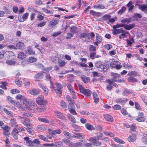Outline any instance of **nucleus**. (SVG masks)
Listing matches in <instances>:
<instances>
[{
	"label": "nucleus",
	"instance_id": "obj_1",
	"mask_svg": "<svg viewBox=\"0 0 147 147\" xmlns=\"http://www.w3.org/2000/svg\"><path fill=\"white\" fill-rule=\"evenodd\" d=\"M79 87L80 92L85 96H89L91 95V92L90 90L85 89L82 85H79Z\"/></svg>",
	"mask_w": 147,
	"mask_h": 147
},
{
	"label": "nucleus",
	"instance_id": "obj_2",
	"mask_svg": "<svg viewBox=\"0 0 147 147\" xmlns=\"http://www.w3.org/2000/svg\"><path fill=\"white\" fill-rule=\"evenodd\" d=\"M55 84L57 88L56 89L55 92L59 96H61L62 95V90H61L62 88V85L58 83H56Z\"/></svg>",
	"mask_w": 147,
	"mask_h": 147
},
{
	"label": "nucleus",
	"instance_id": "obj_3",
	"mask_svg": "<svg viewBox=\"0 0 147 147\" xmlns=\"http://www.w3.org/2000/svg\"><path fill=\"white\" fill-rule=\"evenodd\" d=\"M90 34L88 32H83L81 33L80 35V38L84 40H86L89 38Z\"/></svg>",
	"mask_w": 147,
	"mask_h": 147
},
{
	"label": "nucleus",
	"instance_id": "obj_4",
	"mask_svg": "<svg viewBox=\"0 0 147 147\" xmlns=\"http://www.w3.org/2000/svg\"><path fill=\"white\" fill-rule=\"evenodd\" d=\"M96 41L94 42V45L98 46V44L100 43L102 40V38L101 36L98 34H96Z\"/></svg>",
	"mask_w": 147,
	"mask_h": 147
},
{
	"label": "nucleus",
	"instance_id": "obj_5",
	"mask_svg": "<svg viewBox=\"0 0 147 147\" xmlns=\"http://www.w3.org/2000/svg\"><path fill=\"white\" fill-rule=\"evenodd\" d=\"M111 74L112 78V81L114 82L117 81V79L120 77V75L116 73H111Z\"/></svg>",
	"mask_w": 147,
	"mask_h": 147
},
{
	"label": "nucleus",
	"instance_id": "obj_6",
	"mask_svg": "<svg viewBox=\"0 0 147 147\" xmlns=\"http://www.w3.org/2000/svg\"><path fill=\"white\" fill-rule=\"evenodd\" d=\"M124 30L120 29H114V30L113 31V34L114 35H116L117 34H119L121 33Z\"/></svg>",
	"mask_w": 147,
	"mask_h": 147
},
{
	"label": "nucleus",
	"instance_id": "obj_7",
	"mask_svg": "<svg viewBox=\"0 0 147 147\" xmlns=\"http://www.w3.org/2000/svg\"><path fill=\"white\" fill-rule=\"evenodd\" d=\"M16 46L18 49H23L24 48L25 45L23 42L19 41L16 44Z\"/></svg>",
	"mask_w": 147,
	"mask_h": 147
},
{
	"label": "nucleus",
	"instance_id": "obj_8",
	"mask_svg": "<svg viewBox=\"0 0 147 147\" xmlns=\"http://www.w3.org/2000/svg\"><path fill=\"white\" fill-rule=\"evenodd\" d=\"M29 15V13H26L24 14H23L22 18L20 19L19 18V20L20 22H23L26 19H27Z\"/></svg>",
	"mask_w": 147,
	"mask_h": 147
},
{
	"label": "nucleus",
	"instance_id": "obj_9",
	"mask_svg": "<svg viewBox=\"0 0 147 147\" xmlns=\"http://www.w3.org/2000/svg\"><path fill=\"white\" fill-rule=\"evenodd\" d=\"M4 55L5 56L7 57H11L12 56H15V54L13 53L10 51H6L4 53Z\"/></svg>",
	"mask_w": 147,
	"mask_h": 147
},
{
	"label": "nucleus",
	"instance_id": "obj_10",
	"mask_svg": "<svg viewBox=\"0 0 147 147\" xmlns=\"http://www.w3.org/2000/svg\"><path fill=\"white\" fill-rule=\"evenodd\" d=\"M43 76V74L41 73H39L36 74L34 78L36 80L39 81L40 79H42Z\"/></svg>",
	"mask_w": 147,
	"mask_h": 147
},
{
	"label": "nucleus",
	"instance_id": "obj_11",
	"mask_svg": "<svg viewBox=\"0 0 147 147\" xmlns=\"http://www.w3.org/2000/svg\"><path fill=\"white\" fill-rule=\"evenodd\" d=\"M29 92L31 94L34 95L38 94L39 91V90L34 89L30 90Z\"/></svg>",
	"mask_w": 147,
	"mask_h": 147
},
{
	"label": "nucleus",
	"instance_id": "obj_12",
	"mask_svg": "<svg viewBox=\"0 0 147 147\" xmlns=\"http://www.w3.org/2000/svg\"><path fill=\"white\" fill-rule=\"evenodd\" d=\"M132 20L131 18L123 19L121 21V22L123 24L129 23L131 22Z\"/></svg>",
	"mask_w": 147,
	"mask_h": 147
},
{
	"label": "nucleus",
	"instance_id": "obj_13",
	"mask_svg": "<svg viewBox=\"0 0 147 147\" xmlns=\"http://www.w3.org/2000/svg\"><path fill=\"white\" fill-rule=\"evenodd\" d=\"M16 98L17 100L20 99L24 101H26L27 100L26 98L24 96L20 94L17 95L16 96Z\"/></svg>",
	"mask_w": 147,
	"mask_h": 147
},
{
	"label": "nucleus",
	"instance_id": "obj_14",
	"mask_svg": "<svg viewBox=\"0 0 147 147\" xmlns=\"http://www.w3.org/2000/svg\"><path fill=\"white\" fill-rule=\"evenodd\" d=\"M26 55L24 53L21 52L19 53L18 56V58L20 59H23L26 58Z\"/></svg>",
	"mask_w": 147,
	"mask_h": 147
},
{
	"label": "nucleus",
	"instance_id": "obj_15",
	"mask_svg": "<svg viewBox=\"0 0 147 147\" xmlns=\"http://www.w3.org/2000/svg\"><path fill=\"white\" fill-rule=\"evenodd\" d=\"M134 26L135 25L134 24H130L125 26L124 28L127 30H129L132 29Z\"/></svg>",
	"mask_w": 147,
	"mask_h": 147
},
{
	"label": "nucleus",
	"instance_id": "obj_16",
	"mask_svg": "<svg viewBox=\"0 0 147 147\" xmlns=\"http://www.w3.org/2000/svg\"><path fill=\"white\" fill-rule=\"evenodd\" d=\"M25 52L28 55H34L35 53V52L34 51L32 50L29 49L25 50Z\"/></svg>",
	"mask_w": 147,
	"mask_h": 147
},
{
	"label": "nucleus",
	"instance_id": "obj_17",
	"mask_svg": "<svg viewBox=\"0 0 147 147\" xmlns=\"http://www.w3.org/2000/svg\"><path fill=\"white\" fill-rule=\"evenodd\" d=\"M133 2L130 1H129L128 3L126 5V6L129 7L128 9V11H130L131 10L134 8V6L132 5Z\"/></svg>",
	"mask_w": 147,
	"mask_h": 147
},
{
	"label": "nucleus",
	"instance_id": "obj_18",
	"mask_svg": "<svg viewBox=\"0 0 147 147\" xmlns=\"http://www.w3.org/2000/svg\"><path fill=\"white\" fill-rule=\"evenodd\" d=\"M147 6L144 5H140L139 8L144 12L146 13L147 11Z\"/></svg>",
	"mask_w": 147,
	"mask_h": 147
},
{
	"label": "nucleus",
	"instance_id": "obj_19",
	"mask_svg": "<svg viewBox=\"0 0 147 147\" xmlns=\"http://www.w3.org/2000/svg\"><path fill=\"white\" fill-rule=\"evenodd\" d=\"M98 69L99 70L101 71H104L106 69L105 66L103 64L100 65L98 66Z\"/></svg>",
	"mask_w": 147,
	"mask_h": 147
},
{
	"label": "nucleus",
	"instance_id": "obj_20",
	"mask_svg": "<svg viewBox=\"0 0 147 147\" xmlns=\"http://www.w3.org/2000/svg\"><path fill=\"white\" fill-rule=\"evenodd\" d=\"M67 87L71 93L74 95L75 92L73 90L72 87L69 84L67 85Z\"/></svg>",
	"mask_w": 147,
	"mask_h": 147
},
{
	"label": "nucleus",
	"instance_id": "obj_21",
	"mask_svg": "<svg viewBox=\"0 0 147 147\" xmlns=\"http://www.w3.org/2000/svg\"><path fill=\"white\" fill-rule=\"evenodd\" d=\"M90 13L94 17L98 16H99L100 14V13L96 12L92 10L90 11Z\"/></svg>",
	"mask_w": 147,
	"mask_h": 147
},
{
	"label": "nucleus",
	"instance_id": "obj_22",
	"mask_svg": "<svg viewBox=\"0 0 147 147\" xmlns=\"http://www.w3.org/2000/svg\"><path fill=\"white\" fill-rule=\"evenodd\" d=\"M92 95L94 101H98L99 98L97 94L95 92H93L92 93Z\"/></svg>",
	"mask_w": 147,
	"mask_h": 147
},
{
	"label": "nucleus",
	"instance_id": "obj_23",
	"mask_svg": "<svg viewBox=\"0 0 147 147\" xmlns=\"http://www.w3.org/2000/svg\"><path fill=\"white\" fill-rule=\"evenodd\" d=\"M94 7L97 9H103L105 8V6L103 5H95L94 6Z\"/></svg>",
	"mask_w": 147,
	"mask_h": 147
},
{
	"label": "nucleus",
	"instance_id": "obj_24",
	"mask_svg": "<svg viewBox=\"0 0 147 147\" xmlns=\"http://www.w3.org/2000/svg\"><path fill=\"white\" fill-rule=\"evenodd\" d=\"M110 17H111V16L108 15H106L104 16L102 18L103 20L105 21H109Z\"/></svg>",
	"mask_w": 147,
	"mask_h": 147
},
{
	"label": "nucleus",
	"instance_id": "obj_25",
	"mask_svg": "<svg viewBox=\"0 0 147 147\" xmlns=\"http://www.w3.org/2000/svg\"><path fill=\"white\" fill-rule=\"evenodd\" d=\"M6 63L9 65H14L16 63V62L11 60H7L6 61Z\"/></svg>",
	"mask_w": 147,
	"mask_h": 147
},
{
	"label": "nucleus",
	"instance_id": "obj_26",
	"mask_svg": "<svg viewBox=\"0 0 147 147\" xmlns=\"http://www.w3.org/2000/svg\"><path fill=\"white\" fill-rule=\"evenodd\" d=\"M128 80L129 82H138L137 80L134 77L132 76H130L128 78Z\"/></svg>",
	"mask_w": 147,
	"mask_h": 147
},
{
	"label": "nucleus",
	"instance_id": "obj_27",
	"mask_svg": "<svg viewBox=\"0 0 147 147\" xmlns=\"http://www.w3.org/2000/svg\"><path fill=\"white\" fill-rule=\"evenodd\" d=\"M59 20H53L50 21V24L51 26H55L58 24Z\"/></svg>",
	"mask_w": 147,
	"mask_h": 147
},
{
	"label": "nucleus",
	"instance_id": "obj_28",
	"mask_svg": "<svg viewBox=\"0 0 147 147\" xmlns=\"http://www.w3.org/2000/svg\"><path fill=\"white\" fill-rule=\"evenodd\" d=\"M50 87L51 89V91L53 92L55 91V90H56V89L55 87L54 86V85L53 83L51 80H50Z\"/></svg>",
	"mask_w": 147,
	"mask_h": 147
},
{
	"label": "nucleus",
	"instance_id": "obj_29",
	"mask_svg": "<svg viewBox=\"0 0 147 147\" xmlns=\"http://www.w3.org/2000/svg\"><path fill=\"white\" fill-rule=\"evenodd\" d=\"M36 101H44V96L42 95H39L36 99Z\"/></svg>",
	"mask_w": 147,
	"mask_h": 147
},
{
	"label": "nucleus",
	"instance_id": "obj_30",
	"mask_svg": "<svg viewBox=\"0 0 147 147\" xmlns=\"http://www.w3.org/2000/svg\"><path fill=\"white\" fill-rule=\"evenodd\" d=\"M37 60L36 58L33 57H30L29 58L28 61L30 63H33L36 61Z\"/></svg>",
	"mask_w": 147,
	"mask_h": 147
},
{
	"label": "nucleus",
	"instance_id": "obj_31",
	"mask_svg": "<svg viewBox=\"0 0 147 147\" xmlns=\"http://www.w3.org/2000/svg\"><path fill=\"white\" fill-rule=\"evenodd\" d=\"M118 63H119V62L118 61H112L110 63V66L112 68H115V65L117 64Z\"/></svg>",
	"mask_w": 147,
	"mask_h": 147
},
{
	"label": "nucleus",
	"instance_id": "obj_32",
	"mask_svg": "<svg viewBox=\"0 0 147 147\" xmlns=\"http://www.w3.org/2000/svg\"><path fill=\"white\" fill-rule=\"evenodd\" d=\"M107 81L108 82L109 84L113 85L116 87H118V85L115 84L113 81L111 80H107Z\"/></svg>",
	"mask_w": 147,
	"mask_h": 147
},
{
	"label": "nucleus",
	"instance_id": "obj_33",
	"mask_svg": "<svg viewBox=\"0 0 147 147\" xmlns=\"http://www.w3.org/2000/svg\"><path fill=\"white\" fill-rule=\"evenodd\" d=\"M124 26V24H117L116 25H113V29H117V28L123 27Z\"/></svg>",
	"mask_w": 147,
	"mask_h": 147
},
{
	"label": "nucleus",
	"instance_id": "obj_34",
	"mask_svg": "<svg viewBox=\"0 0 147 147\" xmlns=\"http://www.w3.org/2000/svg\"><path fill=\"white\" fill-rule=\"evenodd\" d=\"M127 75L128 76H136L137 75V73L135 71H132L129 73Z\"/></svg>",
	"mask_w": 147,
	"mask_h": 147
},
{
	"label": "nucleus",
	"instance_id": "obj_35",
	"mask_svg": "<svg viewBox=\"0 0 147 147\" xmlns=\"http://www.w3.org/2000/svg\"><path fill=\"white\" fill-rule=\"evenodd\" d=\"M10 92L12 94H15L17 93H19L20 91L17 89H13L11 90Z\"/></svg>",
	"mask_w": 147,
	"mask_h": 147
},
{
	"label": "nucleus",
	"instance_id": "obj_36",
	"mask_svg": "<svg viewBox=\"0 0 147 147\" xmlns=\"http://www.w3.org/2000/svg\"><path fill=\"white\" fill-rule=\"evenodd\" d=\"M43 11L47 13V14L52 15L53 14V12L52 11L49 10L45 8H43L42 9Z\"/></svg>",
	"mask_w": 147,
	"mask_h": 147
},
{
	"label": "nucleus",
	"instance_id": "obj_37",
	"mask_svg": "<svg viewBox=\"0 0 147 147\" xmlns=\"http://www.w3.org/2000/svg\"><path fill=\"white\" fill-rule=\"evenodd\" d=\"M126 10V8L125 7L123 6L122 7L121 9H120L118 11V13L121 14L123 13V12H124Z\"/></svg>",
	"mask_w": 147,
	"mask_h": 147
},
{
	"label": "nucleus",
	"instance_id": "obj_38",
	"mask_svg": "<svg viewBox=\"0 0 147 147\" xmlns=\"http://www.w3.org/2000/svg\"><path fill=\"white\" fill-rule=\"evenodd\" d=\"M59 65L60 66H64L66 64L65 62L64 61L60 60L58 61Z\"/></svg>",
	"mask_w": 147,
	"mask_h": 147
},
{
	"label": "nucleus",
	"instance_id": "obj_39",
	"mask_svg": "<svg viewBox=\"0 0 147 147\" xmlns=\"http://www.w3.org/2000/svg\"><path fill=\"white\" fill-rule=\"evenodd\" d=\"M15 82L20 87L22 86V82L20 80H15Z\"/></svg>",
	"mask_w": 147,
	"mask_h": 147
},
{
	"label": "nucleus",
	"instance_id": "obj_40",
	"mask_svg": "<svg viewBox=\"0 0 147 147\" xmlns=\"http://www.w3.org/2000/svg\"><path fill=\"white\" fill-rule=\"evenodd\" d=\"M82 81L85 83H87L90 80L89 78L88 77H82Z\"/></svg>",
	"mask_w": 147,
	"mask_h": 147
},
{
	"label": "nucleus",
	"instance_id": "obj_41",
	"mask_svg": "<svg viewBox=\"0 0 147 147\" xmlns=\"http://www.w3.org/2000/svg\"><path fill=\"white\" fill-rule=\"evenodd\" d=\"M74 34L70 33H68L67 34V35L66 36V38L67 39H71V37L73 36V35Z\"/></svg>",
	"mask_w": 147,
	"mask_h": 147
},
{
	"label": "nucleus",
	"instance_id": "obj_42",
	"mask_svg": "<svg viewBox=\"0 0 147 147\" xmlns=\"http://www.w3.org/2000/svg\"><path fill=\"white\" fill-rule=\"evenodd\" d=\"M77 30V27L74 26L71 27L70 28V30L72 32H75Z\"/></svg>",
	"mask_w": 147,
	"mask_h": 147
},
{
	"label": "nucleus",
	"instance_id": "obj_43",
	"mask_svg": "<svg viewBox=\"0 0 147 147\" xmlns=\"http://www.w3.org/2000/svg\"><path fill=\"white\" fill-rule=\"evenodd\" d=\"M46 24V22H41L38 24L37 26L39 27H42L44 26Z\"/></svg>",
	"mask_w": 147,
	"mask_h": 147
},
{
	"label": "nucleus",
	"instance_id": "obj_44",
	"mask_svg": "<svg viewBox=\"0 0 147 147\" xmlns=\"http://www.w3.org/2000/svg\"><path fill=\"white\" fill-rule=\"evenodd\" d=\"M89 49L91 51H94L96 50V48L94 46L90 45Z\"/></svg>",
	"mask_w": 147,
	"mask_h": 147
},
{
	"label": "nucleus",
	"instance_id": "obj_45",
	"mask_svg": "<svg viewBox=\"0 0 147 147\" xmlns=\"http://www.w3.org/2000/svg\"><path fill=\"white\" fill-rule=\"evenodd\" d=\"M104 46L105 48L107 49L108 50H110L112 47V45L109 44L106 45H105Z\"/></svg>",
	"mask_w": 147,
	"mask_h": 147
},
{
	"label": "nucleus",
	"instance_id": "obj_46",
	"mask_svg": "<svg viewBox=\"0 0 147 147\" xmlns=\"http://www.w3.org/2000/svg\"><path fill=\"white\" fill-rule=\"evenodd\" d=\"M71 64L72 66H77L78 65V63L77 62L75 61H72L71 63Z\"/></svg>",
	"mask_w": 147,
	"mask_h": 147
},
{
	"label": "nucleus",
	"instance_id": "obj_47",
	"mask_svg": "<svg viewBox=\"0 0 147 147\" xmlns=\"http://www.w3.org/2000/svg\"><path fill=\"white\" fill-rule=\"evenodd\" d=\"M74 71V69L73 68H71V70H68V71H66L65 72V73H59L58 74H65V73H69V72H73Z\"/></svg>",
	"mask_w": 147,
	"mask_h": 147
},
{
	"label": "nucleus",
	"instance_id": "obj_48",
	"mask_svg": "<svg viewBox=\"0 0 147 147\" xmlns=\"http://www.w3.org/2000/svg\"><path fill=\"white\" fill-rule=\"evenodd\" d=\"M35 3L37 5H40L42 4V2L40 0H36L35 1Z\"/></svg>",
	"mask_w": 147,
	"mask_h": 147
},
{
	"label": "nucleus",
	"instance_id": "obj_49",
	"mask_svg": "<svg viewBox=\"0 0 147 147\" xmlns=\"http://www.w3.org/2000/svg\"><path fill=\"white\" fill-rule=\"evenodd\" d=\"M121 33H122V34H120L121 36L123 38H124L125 36V34H127L128 32H127L125 30H124L123 31V32H122Z\"/></svg>",
	"mask_w": 147,
	"mask_h": 147
},
{
	"label": "nucleus",
	"instance_id": "obj_50",
	"mask_svg": "<svg viewBox=\"0 0 147 147\" xmlns=\"http://www.w3.org/2000/svg\"><path fill=\"white\" fill-rule=\"evenodd\" d=\"M43 91H44L45 93L46 94H47L48 93V92L49 90L48 88L46 87L45 86L42 89Z\"/></svg>",
	"mask_w": 147,
	"mask_h": 147
},
{
	"label": "nucleus",
	"instance_id": "obj_51",
	"mask_svg": "<svg viewBox=\"0 0 147 147\" xmlns=\"http://www.w3.org/2000/svg\"><path fill=\"white\" fill-rule=\"evenodd\" d=\"M122 67V65L120 64H119L118 63H117V64L115 67V68L116 69H121Z\"/></svg>",
	"mask_w": 147,
	"mask_h": 147
},
{
	"label": "nucleus",
	"instance_id": "obj_52",
	"mask_svg": "<svg viewBox=\"0 0 147 147\" xmlns=\"http://www.w3.org/2000/svg\"><path fill=\"white\" fill-rule=\"evenodd\" d=\"M116 18H110L109 22L110 23H113L115 22L116 20Z\"/></svg>",
	"mask_w": 147,
	"mask_h": 147
},
{
	"label": "nucleus",
	"instance_id": "obj_53",
	"mask_svg": "<svg viewBox=\"0 0 147 147\" xmlns=\"http://www.w3.org/2000/svg\"><path fill=\"white\" fill-rule=\"evenodd\" d=\"M61 33V32H57L53 33L52 35L53 36H56L59 35Z\"/></svg>",
	"mask_w": 147,
	"mask_h": 147
},
{
	"label": "nucleus",
	"instance_id": "obj_54",
	"mask_svg": "<svg viewBox=\"0 0 147 147\" xmlns=\"http://www.w3.org/2000/svg\"><path fill=\"white\" fill-rule=\"evenodd\" d=\"M65 59L68 61H69L71 60V58L70 56L67 55H65Z\"/></svg>",
	"mask_w": 147,
	"mask_h": 147
},
{
	"label": "nucleus",
	"instance_id": "obj_55",
	"mask_svg": "<svg viewBox=\"0 0 147 147\" xmlns=\"http://www.w3.org/2000/svg\"><path fill=\"white\" fill-rule=\"evenodd\" d=\"M13 11L14 13H17L18 11V8L17 7H13Z\"/></svg>",
	"mask_w": 147,
	"mask_h": 147
},
{
	"label": "nucleus",
	"instance_id": "obj_56",
	"mask_svg": "<svg viewBox=\"0 0 147 147\" xmlns=\"http://www.w3.org/2000/svg\"><path fill=\"white\" fill-rule=\"evenodd\" d=\"M37 17L40 20H42L44 18V17L43 16L39 14L38 15Z\"/></svg>",
	"mask_w": 147,
	"mask_h": 147
},
{
	"label": "nucleus",
	"instance_id": "obj_57",
	"mask_svg": "<svg viewBox=\"0 0 147 147\" xmlns=\"http://www.w3.org/2000/svg\"><path fill=\"white\" fill-rule=\"evenodd\" d=\"M134 16L136 18H142L141 15L139 13H136L134 14Z\"/></svg>",
	"mask_w": 147,
	"mask_h": 147
},
{
	"label": "nucleus",
	"instance_id": "obj_58",
	"mask_svg": "<svg viewBox=\"0 0 147 147\" xmlns=\"http://www.w3.org/2000/svg\"><path fill=\"white\" fill-rule=\"evenodd\" d=\"M109 54L111 55H114L116 54L115 51H111L109 52Z\"/></svg>",
	"mask_w": 147,
	"mask_h": 147
},
{
	"label": "nucleus",
	"instance_id": "obj_59",
	"mask_svg": "<svg viewBox=\"0 0 147 147\" xmlns=\"http://www.w3.org/2000/svg\"><path fill=\"white\" fill-rule=\"evenodd\" d=\"M95 54L96 53H91L90 54V57L92 59H94Z\"/></svg>",
	"mask_w": 147,
	"mask_h": 147
},
{
	"label": "nucleus",
	"instance_id": "obj_60",
	"mask_svg": "<svg viewBox=\"0 0 147 147\" xmlns=\"http://www.w3.org/2000/svg\"><path fill=\"white\" fill-rule=\"evenodd\" d=\"M30 84V82L29 81H26L24 83L25 86L27 87H28Z\"/></svg>",
	"mask_w": 147,
	"mask_h": 147
},
{
	"label": "nucleus",
	"instance_id": "obj_61",
	"mask_svg": "<svg viewBox=\"0 0 147 147\" xmlns=\"http://www.w3.org/2000/svg\"><path fill=\"white\" fill-rule=\"evenodd\" d=\"M7 48L9 49H17L13 45H9L7 46Z\"/></svg>",
	"mask_w": 147,
	"mask_h": 147
},
{
	"label": "nucleus",
	"instance_id": "obj_62",
	"mask_svg": "<svg viewBox=\"0 0 147 147\" xmlns=\"http://www.w3.org/2000/svg\"><path fill=\"white\" fill-rule=\"evenodd\" d=\"M35 14L34 13H32L30 15V18L31 20H34V16Z\"/></svg>",
	"mask_w": 147,
	"mask_h": 147
},
{
	"label": "nucleus",
	"instance_id": "obj_63",
	"mask_svg": "<svg viewBox=\"0 0 147 147\" xmlns=\"http://www.w3.org/2000/svg\"><path fill=\"white\" fill-rule=\"evenodd\" d=\"M80 65L82 67H87L88 66V65L83 63H80Z\"/></svg>",
	"mask_w": 147,
	"mask_h": 147
},
{
	"label": "nucleus",
	"instance_id": "obj_64",
	"mask_svg": "<svg viewBox=\"0 0 147 147\" xmlns=\"http://www.w3.org/2000/svg\"><path fill=\"white\" fill-rule=\"evenodd\" d=\"M111 84L108 85L107 87V89L108 90H111L112 87L111 86Z\"/></svg>",
	"mask_w": 147,
	"mask_h": 147
}]
</instances>
